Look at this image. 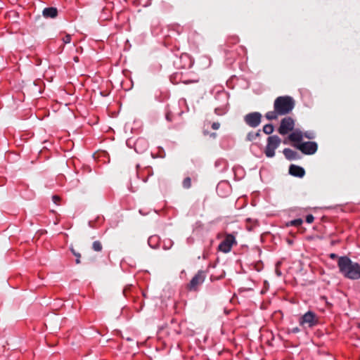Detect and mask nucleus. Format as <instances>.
Listing matches in <instances>:
<instances>
[{
	"instance_id": "nucleus-9",
	"label": "nucleus",
	"mask_w": 360,
	"mask_h": 360,
	"mask_svg": "<svg viewBox=\"0 0 360 360\" xmlns=\"http://www.w3.org/2000/svg\"><path fill=\"white\" fill-rule=\"evenodd\" d=\"M291 175L298 177H302L304 175V169L299 166L291 165L289 169Z\"/></svg>"
},
{
	"instance_id": "nucleus-3",
	"label": "nucleus",
	"mask_w": 360,
	"mask_h": 360,
	"mask_svg": "<svg viewBox=\"0 0 360 360\" xmlns=\"http://www.w3.org/2000/svg\"><path fill=\"white\" fill-rule=\"evenodd\" d=\"M281 139L277 136H271L268 138L267 145L265 149V155L268 158H272L275 155V150L279 146Z\"/></svg>"
},
{
	"instance_id": "nucleus-5",
	"label": "nucleus",
	"mask_w": 360,
	"mask_h": 360,
	"mask_svg": "<svg viewBox=\"0 0 360 360\" xmlns=\"http://www.w3.org/2000/svg\"><path fill=\"white\" fill-rule=\"evenodd\" d=\"M235 244H236L235 237L231 234H226L224 239L219 245L218 250L224 253H228Z\"/></svg>"
},
{
	"instance_id": "nucleus-1",
	"label": "nucleus",
	"mask_w": 360,
	"mask_h": 360,
	"mask_svg": "<svg viewBox=\"0 0 360 360\" xmlns=\"http://www.w3.org/2000/svg\"><path fill=\"white\" fill-rule=\"evenodd\" d=\"M294 105V100L290 96H279L274 101V110L266 112L265 117L269 120H277L279 116L291 112Z\"/></svg>"
},
{
	"instance_id": "nucleus-16",
	"label": "nucleus",
	"mask_w": 360,
	"mask_h": 360,
	"mask_svg": "<svg viewBox=\"0 0 360 360\" xmlns=\"http://www.w3.org/2000/svg\"><path fill=\"white\" fill-rule=\"evenodd\" d=\"M93 249L95 251L99 252L102 250L101 243L99 241H95L93 243Z\"/></svg>"
},
{
	"instance_id": "nucleus-6",
	"label": "nucleus",
	"mask_w": 360,
	"mask_h": 360,
	"mask_svg": "<svg viewBox=\"0 0 360 360\" xmlns=\"http://www.w3.org/2000/svg\"><path fill=\"white\" fill-rule=\"evenodd\" d=\"M261 119L262 115L257 112L248 113L244 117L245 123L253 128H255L259 125Z\"/></svg>"
},
{
	"instance_id": "nucleus-12",
	"label": "nucleus",
	"mask_w": 360,
	"mask_h": 360,
	"mask_svg": "<svg viewBox=\"0 0 360 360\" xmlns=\"http://www.w3.org/2000/svg\"><path fill=\"white\" fill-rule=\"evenodd\" d=\"M303 136L304 135L301 131L295 130L289 135L288 139L293 142H300L302 140Z\"/></svg>"
},
{
	"instance_id": "nucleus-8",
	"label": "nucleus",
	"mask_w": 360,
	"mask_h": 360,
	"mask_svg": "<svg viewBox=\"0 0 360 360\" xmlns=\"http://www.w3.org/2000/svg\"><path fill=\"white\" fill-rule=\"evenodd\" d=\"M294 126L295 122L291 117H285L281 120V125L278 129V132L282 135H285L289 131H292L294 128Z\"/></svg>"
},
{
	"instance_id": "nucleus-10",
	"label": "nucleus",
	"mask_w": 360,
	"mask_h": 360,
	"mask_svg": "<svg viewBox=\"0 0 360 360\" xmlns=\"http://www.w3.org/2000/svg\"><path fill=\"white\" fill-rule=\"evenodd\" d=\"M205 276L202 272H199L197 274L191 281V287L194 288L199 284L202 283L204 281Z\"/></svg>"
},
{
	"instance_id": "nucleus-21",
	"label": "nucleus",
	"mask_w": 360,
	"mask_h": 360,
	"mask_svg": "<svg viewBox=\"0 0 360 360\" xmlns=\"http://www.w3.org/2000/svg\"><path fill=\"white\" fill-rule=\"evenodd\" d=\"M72 252L74 254L75 257H77L76 263L77 264H79L80 263L79 258L81 257L80 254L75 252L74 250H72Z\"/></svg>"
},
{
	"instance_id": "nucleus-11",
	"label": "nucleus",
	"mask_w": 360,
	"mask_h": 360,
	"mask_svg": "<svg viewBox=\"0 0 360 360\" xmlns=\"http://www.w3.org/2000/svg\"><path fill=\"white\" fill-rule=\"evenodd\" d=\"M42 13H43L44 17L46 18H53L57 16L58 10H57V8H56L54 7L46 8L43 10Z\"/></svg>"
},
{
	"instance_id": "nucleus-14",
	"label": "nucleus",
	"mask_w": 360,
	"mask_h": 360,
	"mask_svg": "<svg viewBox=\"0 0 360 360\" xmlns=\"http://www.w3.org/2000/svg\"><path fill=\"white\" fill-rule=\"evenodd\" d=\"M263 131L266 134H271L274 131V127L271 124H268L264 126Z\"/></svg>"
},
{
	"instance_id": "nucleus-22",
	"label": "nucleus",
	"mask_w": 360,
	"mask_h": 360,
	"mask_svg": "<svg viewBox=\"0 0 360 360\" xmlns=\"http://www.w3.org/2000/svg\"><path fill=\"white\" fill-rule=\"evenodd\" d=\"M314 218L311 214H309L306 217V221L307 223L311 224L313 222Z\"/></svg>"
},
{
	"instance_id": "nucleus-4",
	"label": "nucleus",
	"mask_w": 360,
	"mask_h": 360,
	"mask_svg": "<svg viewBox=\"0 0 360 360\" xmlns=\"http://www.w3.org/2000/svg\"><path fill=\"white\" fill-rule=\"evenodd\" d=\"M318 323V318L316 314L309 311L304 314L300 320V324L304 328H311Z\"/></svg>"
},
{
	"instance_id": "nucleus-25",
	"label": "nucleus",
	"mask_w": 360,
	"mask_h": 360,
	"mask_svg": "<svg viewBox=\"0 0 360 360\" xmlns=\"http://www.w3.org/2000/svg\"><path fill=\"white\" fill-rule=\"evenodd\" d=\"M276 274H277L278 276H280L281 275V272L278 269H276Z\"/></svg>"
},
{
	"instance_id": "nucleus-18",
	"label": "nucleus",
	"mask_w": 360,
	"mask_h": 360,
	"mask_svg": "<svg viewBox=\"0 0 360 360\" xmlns=\"http://www.w3.org/2000/svg\"><path fill=\"white\" fill-rule=\"evenodd\" d=\"M304 137L309 139H312L315 137V135H314V133L312 132V131H309V132H306L304 133V134H303Z\"/></svg>"
},
{
	"instance_id": "nucleus-17",
	"label": "nucleus",
	"mask_w": 360,
	"mask_h": 360,
	"mask_svg": "<svg viewBox=\"0 0 360 360\" xmlns=\"http://www.w3.org/2000/svg\"><path fill=\"white\" fill-rule=\"evenodd\" d=\"M191 184V179L190 178H186L184 180L183 186H184V188H190Z\"/></svg>"
},
{
	"instance_id": "nucleus-2",
	"label": "nucleus",
	"mask_w": 360,
	"mask_h": 360,
	"mask_svg": "<svg viewBox=\"0 0 360 360\" xmlns=\"http://www.w3.org/2000/svg\"><path fill=\"white\" fill-rule=\"evenodd\" d=\"M338 266L345 277L354 280L360 278V265L352 262L349 258L340 257L338 260Z\"/></svg>"
},
{
	"instance_id": "nucleus-29",
	"label": "nucleus",
	"mask_w": 360,
	"mask_h": 360,
	"mask_svg": "<svg viewBox=\"0 0 360 360\" xmlns=\"http://www.w3.org/2000/svg\"><path fill=\"white\" fill-rule=\"evenodd\" d=\"M167 119L168 120H170L169 115H167Z\"/></svg>"
},
{
	"instance_id": "nucleus-7",
	"label": "nucleus",
	"mask_w": 360,
	"mask_h": 360,
	"mask_svg": "<svg viewBox=\"0 0 360 360\" xmlns=\"http://www.w3.org/2000/svg\"><path fill=\"white\" fill-rule=\"evenodd\" d=\"M303 153L311 155L317 150V144L315 142L308 141L295 145Z\"/></svg>"
},
{
	"instance_id": "nucleus-24",
	"label": "nucleus",
	"mask_w": 360,
	"mask_h": 360,
	"mask_svg": "<svg viewBox=\"0 0 360 360\" xmlns=\"http://www.w3.org/2000/svg\"><path fill=\"white\" fill-rule=\"evenodd\" d=\"M219 126H220L219 123H218V122H214V123L212 124V128L213 129H215V130H216V129H218L219 128Z\"/></svg>"
},
{
	"instance_id": "nucleus-19",
	"label": "nucleus",
	"mask_w": 360,
	"mask_h": 360,
	"mask_svg": "<svg viewBox=\"0 0 360 360\" xmlns=\"http://www.w3.org/2000/svg\"><path fill=\"white\" fill-rule=\"evenodd\" d=\"M302 224V220L300 219H295V220L290 221L291 225L297 226L301 225Z\"/></svg>"
},
{
	"instance_id": "nucleus-15",
	"label": "nucleus",
	"mask_w": 360,
	"mask_h": 360,
	"mask_svg": "<svg viewBox=\"0 0 360 360\" xmlns=\"http://www.w3.org/2000/svg\"><path fill=\"white\" fill-rule=\"evenodd\" d=\"M259 136V132H256V133H254V132H250L248 135H247V140L248 141H254L256 139V138H257L258 136Z\"/></svg>"
},
{
	"instance_id": "nucleus-27",
	"label": "nucleus",
	"mask_w": 360,
	"mask_h": 360,
	"mask_svg": "<svg viewBox=\"0 0 360 360\" xmlns=\"http://www.w3.org/2000/svg\"><path fill=\"white\" fill-rule=\"evenodd\" d=\"M221 186H223V184H219V185H218V186H217V189H219V188H220Z\"/></svg>"
},
{
	"instance_id": "nucleus-13",
	"label": "nucleus",
	"mask_w": 360,
	"mask_h": 360,
	"mask_svg": "<svg viewBox=\"0 0 360 360\" xmlns=\"http://www.w3.org/2000/svg\"><path fill=\"white\" fill-rule=\"evenodd\" d=\"M283 154L288 160H294L297 158V153L295 151L289 148L284 149Z\"/></svg>"
},
{
	"instance_id": "nucleus-20",
	"label": "nucleus",
	"mask_w": 360,
	"mask_h": 360,
	"mask_svg": "<svg viewBox=\"0 0 360 360\" xmlns=\"http://www.w3.org/2000/svg\"><path fill=\"white\" fill-rule=\"evenodd\" d=\"M62 39L64 44H69L71 41V35L67 34Z\"/></svg>"
},
{
	"instance_id": "nucleus-28",
	"label": "nucleus",
	"mask_w": 360,
	"mask_h": 360,
	"mask_svg": "<svg viewBox=\"0 0 360 360\" xmlns=\"http://www.w3.org/2000/svg\"><path fill=\"white\" fill-rule=\"evenodd\" d=\"M330 257H331L332 258H334V257H335V254H331V255H330Z\"/></svg>"
},
{
	"instance_id": "nucleus-26",
	"label": "nucleus",
	"mask_w": 360,
	"mask_h": 360,
	"mask_svg": "<svg viewBox=\"0 0 360 360\" xmlns=\"http://www.w3.org/2000/svg\"><path fill=\"white\" fill-rule=\"evenodd\" d=\"M153 239H155V238H153V237L150 238L148 240V243H150Z\"/></svg>"
},
{
	"instance_id": "nucleus-23",
	"label": "nucleus",
	"mask_w": 360,
	"mask_h": 360,
	"mask_svg": "<svg viewBox=\"0 0 360 360\" xmlns=\"http://www.w3.org/2000/svg\"><path fill=\"white\" fill-rule=\"evenodd\" d=\"M52 199H53V202L56 204H58L60 200V197L58 195H53Z\"/></svg>"
},
{
	"instance_id": "nucleus-30",
	"label": "nucleus",
	"mask_w": 360,
	"mask_h": 360,
	"mask_svg": "<svg viewBox=\"0 0 360 360\" xmlns=\"http://www.w3.org/2000/svg\"><path fill=\"white\" fill-rule=\"evenodd\" d=\"M293 330L297 332V331H298L299 330H298L297 328H295Z\"/></svg>"
}]
</instances>
